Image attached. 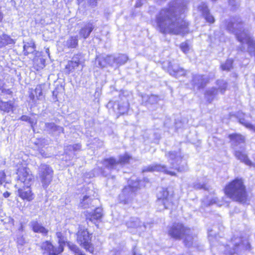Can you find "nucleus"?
Wrapping results in <instances>:
<instances>
[{
  "instance_id": "40",
  "label": "nucleus",
  "mask_w": 255,
  "mask_h": 255,
  "mask_svg": "<svg viewBox=\"0 0 255 255\" xmlns=\"http://www.w3.org/2000/svg\"><path fill=\"white\" fill-rule=\"evenodd\" d=\"M239 122L241 124L245 126L247 128L255 131V126L250 124L245 119H240Z\"/></svg>"
},
{
  "instance_id": "8",
  "label": "nucleus",
  "mask_w": 255,
  "mask_h": 255,
  "mask_svg": "<svg viewBox=\"0 0 255 255\" xmlns=\"http://www.w3.org/2000/svg\"><path fill=\"white\" fill-rule=\"evenodd\" d=\"M140 181L134 180L133 179L129 180L128 186L125 187L119 195L121 201L124 204L128 203L134 193L140 188Z\"/></svg>"
},
{
  "instance_id": "57",
  "label": "nucleus",
  "mask_w": 255,
  "mask_h": 255,
  "mask_svg": "<svg viewBox=\"0 0 255 255\" xmlns=\"http://www.w3.org/2000/svg\"><path fill=\"white\" fill-rule=\"evenodd\" d=\"M10 92H11L9 91V90H7V94H9Z\"/></svg>"
},
{
  "instance_id": "42",
  "label": "nucleus",
  "mask_w": 255,
  "mask_h": 255,
  "mask_svg": "<svg viewBox=\"0 0 255 255\" xmlns=\"http://www.w3.org/2000/svg\"><path fill=\"white\" fill-rule=\"evenodd\" d=\"M20 120L23 121L28 122L30 124L32 128H33V126L36 124V120L35 119H31L27 116L24 115L21 116Z\"/></svg>"
},
{
  "instance_id": "53",
  "label": "nucleus",
  "mask_w": 255,
  "mask_h": 255,
  "mask_svg": "<svg viewBox=\"0 0 255 255\" xmlns=\"http://www.w3.org/2000/svg\"><path fill=\"white\" fill-rule=\"evenodd\" d=\"M17 243L19 244L23 245L24 244V241L23 238L22 237H21L20 239H18Z\"/></svg>"
},
{
  "instance_id": "49",
  "label": "nucleus",
  "mask_w": 255,
  "mask_h": 255,
  "mask_svg": "<svg viewBox=\"0 0 255 255\" xmlns=\"http://www.w3.org/2000/svg\"><path fill=\"white\" fill-rule=\"evenodd\" d=\"M127 109H128L127 106H123L122 107H121V106H119L120 113L121 114H124L127 111Z\"/></svg>"
},
{
  "instance_id": "17",
  "label": "nucleus",
  "mask_w": 255,
  "mask_h": 255,
  "mask_svg": "<svg viewBox=\"0 0 255 255\" xmlns=\"http://www.w3.org/2000/svg\"><path fill=\"white\" fill-rule=\"evenodd\" d=\"M80 57L78 55H74L71 60L68 62L67 64L65 66V69L68 74L73 72L79 66Z\"/></svg>"
},
{
  "instance_id": "6",
  "label": "nucleus",
  "mask_w": 255,
  "mask_h": 255,
  "mask_svg": "<svg viewBox=\"0 0 255 255\" xmlns=\"http://www.w3.org/2000/svg\"><path fill=\"white\" fill-rule=\"evenodd\" d=\"M226 250L225 253L229 255H232L237 253L239 250H247L250 248V245L247 240H243L241 238H235L232 239L225 247Z\"/></svg>"
},
{
  "instance_id": "9",
  "label": "nucleus",
  "mask_w": 255,
  "mask_h": 255,
  "mask_svg": "<svg viewBox=\"0 0 255 255\" xmlns=\"http://www.w3.org/2000/svg\"><path fill=\"white\" fill-rule=\"evenodd\" d=\"M53 170L51 167L45 164H41L38 168V176L42 186L46 189L53 179Z\"/></svg>"
},
{
  "instance_id": "2",
  "label": "nucleus",
  "mask_w": 255,
  "mask_h": 255,
  "mask_svg": "<svg viewBox=\"0 0 255 255\" xmlns=\"http://www.w3.org/2000/svg\"><path fill=\"white\" fill-rule=\"evenodd\" d=\"M225 26L230 32L234 33L237 39L242 45V51L247 50L249 53L255 57V42L252 39L248 30L243 28V24L239 17L231 18Z\"/></svg>"
},
{
  "instance_id": "36",
  "label": "nucleus",
  "mask_w": 255,
  "mask_h": 255,
  "mask_svg": "<svg viewBox=\"0 0 255 255\" xmlns=\"http://www.w3.org/2000/svg\"><path fill=\"white\" fill-rule=\"evenodd\" d=\"M128 60V57L126 55L120 54L117 56L116 66H120L124 64Z\"/></svg>"
},
{
  "instance_id": "59",
  "label": "nucleus",
  "mask_w": 255,
  "mask_h": 255,
  "mask_svg": "<svg viewBox=\"0 0 255 255\" xmlns=\"http://www.w3.org/2000/svg\"><path fill=\"white\" fill-rule=\"evenodd\" d=\"M20 163V161L19 162L17 163V165L19 164Z\"/></svg>"
},
{
  "instance_id": "14",
  "label": "nucleus",
  "mask_w": 255,
  "mask_h": 255,
  "mask_svg": "<svg viewBox=\"0 0 255 255\" xmlns=\"http://www.w3.org/2000/svg\"><path fill=\"white\" fill-rule=\"evenodd\" d=\"M229 137L230 139L232 146L235 150L238 149V147L242 150L244 149V144L245 141V138L244 136L237 133H234L229 135Z\"/></svg>"
},
{
  "instance_id": "18",
  "label": "nucleus",
  "mask_w": 255,
  "mask_h": 255,
  "mask_svg": "<svg viewBox=\"0 0 255 255\" xmlns=\"http://www.w3.org/2000/svg\"><path fill=\"white\" fill-rule=\"evenodd\" d=\"M116 60L117 57L112 55L100 57L98 59L99 65L101 67H105L108 65H116Z\"/></svg>"
},
{
  "instance_id": "23",
  "label": "nucleus",
  "mask_w": 255,
  "mask_h": 255,
  "mask_svg": "<svg viewBox=\"0 0 255 255\" xmlns=\"http://www.w3.org/2000/svg\"><path fill=\"white\" fill-rule=\"evenodd\" d=\"M15 40L6 34H0V48L4 47L6 45H13Z\"/></svg>"
},
{
  "instance_id": "25",
  "label": "nucleus",
  "mask_w": 255,
  "mask_h": 255,
  "mask_svg": "<svg viewBox=\"0 0 255 255\" xmlns=\"http://www.w3.org/2000/svg\"><path fill=\"white\" fill-rule=\"evenodd\" d=\"M235 150V155L238 159L245 163L247 165H254L252 162L248 159L246 154L244 152H243V151H240L238 149Z\"/></svg>"
},
{
  "instance_id": "32",
  "label": "nucleus",
  "mask_w": 255,
  "mask_h": 255,
  "mask_svg": "<svg viewBox=\"0 0 255 255\" xmlns=\"http://www.w3.org/2000/svg\"><path fill=\"white\" fill-rule=\"evenodd\" d=\"M140 223L138 218L132 217L126 222V225L128 228H135L140 226Z\"/></svg>"
},
{
  "instance_id": "11",
  "label": "nucleus",
  "mask_w": 255,
  "mask_h": 255,
  "mask_svg": "<svg viewBox=\"0 0 255 255\" xmlns=\"http://www.w3.org/2000/svg\"><path fill=\"white\" fill-rule=\"evenodd\" d=\"M131 157L127 154L120 157L118 160L113 157L105 159L103 165L110 169H119V167L124 164L128 163Z\"/></svg>"
},
{
  "instance_id": "35",
  "label": "nucleus",
  "mask_w": 255,
  "mask_h": 255,
  "mask_svg": "<svg viewBox=\"0 0 255 255\" xmlns=\"http://www.w3.org/2000/svg\"><path fill=\"white\" fill-rule=\"evenodd\" d=\"M218 92V89L215 88H212L206 92L205 95L208 100L211 102L212 100L213 97L217 95Z\"/></svg>"
},
{
  "instance_id": "10",
  "label": "nucleus",
  "mask_w": 255,
  "mask_h": 255,
  "mask_svg": "<svg viewBox=\"0 0 255 255\" xmlns=\"http://www.w3.org/2000/svg\"><path fill=\"white\" fill-rule=\"evenodd\" d=\"M157 200L156 204L159 206L160 210L168 209L173 205V197L169 195L166 189L162 188L157 195Z\"/></svg>"
},
{
  "instance_id": "44",
  "label": "nucleus",
  "mask_w": 255,
  "mask_h": 255,
  "mask_svg": "<svg viewBox=\"0 0 255 255\" xmlns=\"http://www.w3.org/2000/svg\"><path fill=\"white\" fill-rule=\"evenodd\" d=\"M180 48L185 53H187L189 50V45L186 42L182 43L180 45Z\"/></svg>"
},
{
  "instance_id": "50",
  "label": "nucleus",
  "mask_w": 255,
  "mask_h": 255,
  "mask_svg": "<svg viewBox=\"0 0 255 255\" xmlns=\"http://www.w3.org/2000/svg\"><path fill=\"white\" fill-rule=\"evenodd\" d=\"M203 203L204 205H210L216 203V199H213L209 203H207V201H206V200H204L203 201Z\"/></svg>"
},
{
  "instance_id": "15",
  "label": "nucleus",
  "mask_w": 255,
  "mask_h": 255,
  "mask_svg": "<svg viewBox=\"0 0 255 255\" xmlns=\"http://www.w3.org/2000/svg\"><path fill=\"white\" fill-rule=\"evenodd\" d=\"M18 189V195L22 199L30 201L34 199V195L32 193L30 186H19L16 187Z\"/></svg>"
},
{
  "instance_id": "1",
  "label": "nucleus",
  "mask_w": 255,
  "mask_h": 255,
  "mask_svg": "<svg viewBox=\"0 0 255 255\" xmlns=\"http://www.w3.org/2000/svg\"><path fill=\"white\" fill-rule=\"evenodd\" d=\"M185 0H172L167 7L156 15V29L163 34H183L188 32V23L184 19Z\"/></svg>"
},
{
  "instance_id": "4",
  "label": "nucleus",
  "mask_w": 255,
  "mask_h": 255,
  "mask_svg": "<svg viewBox=\"0 0 255 255\" xmlns=\"http://www.w3.org/2000/svg\"><path fill=\"white\" fill-rule=\"evenodd\" d=\"M225 194L231 199L236 201L244 203L247 199L245 187L242 179H236L225 188Z\"/></svg>"
},
{
  "instance_id": "22",
  "label": "nucleus",
  "mask_w": 255,
  "mask_h": 255,
  "mask_svg": "<svg viewBox=\"0 0 255 255\" xmlns=\"http://www.w3.org/2000/svg\"><path fill=\"white\" fill-rule=\"evenodd\" d=\"M168 72L170 75L176 78L184 75L185 74V70L179 67L177 65H169Z\"/></svg>"
},
{
  "instance_id": "47",
  "label": "nucleus",
  "mask_w": 255,
  "mask_h": 255,
  "mask_svg": "<svg viewBox=\"0 0 255 255\" xmlns=\"http://www.w3.org/2000/svg\"><path fill=\"white\" fill-rule=\"evenodd\" d=\"M190 237L188 236L184 240L185 245L187 247H190L192 244V242L190 241Z\"/></svg>"
},
{
  "instance_id": "51",
  "label": "nucleus",
  "mask_w": 255,
  "mask_h": 255,
  "mask_svg": "<svg viewBox=\"0 0 255 255\" xmlns=\"http://www.w3.org/2000/svg\"><path fill=\"white\" fill-rule=\"evenodd\" d=\"M143 0H137L136 1V3L135 4L136 7H139L140 6L142 3H143Z\"/></svg>"
},
{
  "instance_id": "29",
  "label": "nucleus",
  "mask_w": 255,
  "mask_h": 255,
  "mask_svg": "<svg viewBox=\"0 0 255 255\" xmlns=\"http://www.w3.org/2000/svg\"><path fill=\"white\" fill-rule=\"evenodd\" d=\"M45 125L46 129L52 132L60 133L63 132V128L55 125L54 123H45Z\"/></svg>"
},
{
  "instance_id": "16",
  "label": "nucleus",
  "mask_w": 255,
  "mask_h": 255,
  "mask_svg": "<svg viewBox=\"0 0 255 255\" xmlns=\"http://www.w3.org/2000/svg\"><path fill=\"white\" fill-rule=\"evenodd\" d=\"M43 86V84H39L36 86L34 90H31L29 97L33 103L36 104L37 100H40Z\"/></svg>"
},
{
  "instance_id": "27",
  "label": "nucleus",
  "mask_w": 255,
  "mask_h": 255,
  "mask_svg": "<svg viewBox=\"0 0 255 255\" xmlns=\"http://www.w3.org/2000/svg\"><path fill=\"white\" fill-rule=\"evenodd\" d=\"M13 103L11 101L3 102L0 100V111L3 113H9L13 111Z\"/></svg>"
},
{
  "instance_id": "7",
  "label": "nucleus",
  "mask_w": 255,
  "mask_h": 255,
  "mask_svg": "<svg viewBox=\"0 0 255 255\" xmlns=\"http://www.w3.org/2000/svg\"><path fill=\"white\" fill-rule=\"evenodd\" d=\"M91 235L84 227L79 226L77 233V242L87 251L93 254L94 248L91 244Z\"/></svg>"
},
{
  "instance_id": "48",
  "label": "nucleus",
  "mask_w": 255,
  "mask_h": 255,
  "mask_svg": "<svg viewBox=\"0 0 255 255\" xmlns=\"http://www.w3.org/2000/svg\"><path fill=\"white\" fill-rule=\"evenodd\" d=\"M98 0H87L88 3L92 7L96 6Z\"/></svg>"
},
{
  "instance_id": "58",
  "label": "nucleus",
  "mask_w": 255,
  "mask_h": 255,
  "mask_svg": "<svg viewBox=\"0 0 255 255\" xmlns=\"http://www.w3.org/2000/svg\"><path fill=\"white\" fill-rule=\"evenodd\" d=\"M101 60L102 61V63H104V61H103L102 59Z\"/></svg>"
},
{
  "instance_id": "33",
  "label": "nucleus",
  "mask_w": 255,
  "mask_h": 255,
  "mask_svg": "<svg viewBox=\"0 0 255 255\" xmlns=\"http://www.w3.org/2000/svg\"><path fill=\"white\" fill-rule=\"evenodd\" d=\"M35 49V44L33 41H30L23 45V52L24 55H28L29 53H32Z\"/></svg>"
},
{
  "instance_id": "30",
  "label": "nucleus",
  "mask_w": 255,
  "mask_h": 255,
  "mask_svg": "<svg viewBox=\"0 0 255 255\" xmlns=\"http://www.w3.org/2000/svg\"><path fill=\"white\" fill-rule=\"evenodd\" d=\"M103 215L102 213V209L100 208H97L94 213H92L91 215H90L89 217H87V219H89V220L92 222H94L95 220H98L100 219Z\"/></svg>"
},
{
  "instance_id": "54",
  "label": "nucleus",
  "mask_w": 255,
  "mask_h": 255,
  "mask_svg": "<svg viewBox=\"0 0 255 255\" xmlns=\"http://www.w3.org/2000/svg\"><path fill=\"white\" fill-rule=\"evenodd\" d=\"M9 195H10V193L8 192H5L3 193V196L5 198H7V197H9Z\"/></svg>"
},
{
  "instance_id": "38",
  "label": "nucleus",
  "mask_w": 255,
  "mask_h": 255,
  "mask_svg": "<svg viewBox=\"0 0 255 255\" xmlns=\"http://www.w3.org/2000/svg\"><path fill=\"white\" fill-rule=\"evenodd\" d=\"M143 101H145L150 104H154L157 102L158 97L156 96L151 95L148 96V95H144L142 96Z\"/></svg>"
},
{
  "instance_id": "12",
  "label": "nucleus",
  "mask_w": 255,
  "mask_h": 255,
  "mask_svg": "<svg viewBox=\"0 0 255 255\" xmlns=\"http://www.w3.org/2000/svg\"><path fill=\"white\" fill-rule=\"evenodd\" d=\"M190 232L189 229L185 228L181 224H174L168 231L169 235L175 239H180L184 235Z\"/></svg>"
},
{
  "instance_id": "52",
  "label": "nucleus",
  "mask_w": 255,
  "mask_h": 255,
  "mask_svg": "<svg viewBox=\"0 0 255 255\" xmlns=\"http://www.w3.org/2000/svg\"><path fill=\"white\" fill-rule=\"evenodd\" d=\"M212 230L208 231L209 240L211 242L213 239L214 235L212 234Z\"/></svg>"
},
{
  "instance_id": "19",
  "label": "nucleus",
  "mask_w": 255,
  "mask_h": 255,
  "mask_svg": "<svg viewBox=\"0 0 255 255\" xmlns=\"http://www.w3.org/2000/svg\"><path fill=\"white\" fill-rule=\"evenodd\" d=\"M29 226L32 231L35 233H40L43 235H46L48 232V230L37 220L31 221L29 223Z\"/></svg>"
},
{
  "instance_id": "55",
  "label": "nucleus",
  "mask_w": 255,
  "mask_h": 255,
  "mask_svg": "<svg viewBox=\"0 0 255 255\" xmlns=\"http://www.w3.org/2000/svg\"><path fill=\"white\" fill-rule=\"evenodd\" d=\"M82 1H83V0H77L78 4H80V3H81L82 2Z\"/></svg>"
},
{
  "instance_id": "13",
  "label": "nucleus",
  "mask_w": 255,
  "mask_h": 255,
  "mask_svg": "<svg viewBox=\"0 0 255 255\" xmlns=\"http://www.w3.org/2000/svg\"><path fill=\"white\" fill-rule=\"evenodd\" d=\"M41 248L44 255H58L63 252L61 248L54 247L48 241L43 242L41 244Z\"/></svg>"
},
{
  "instance_id": "43",
  "label": "nucleus",
  "mask_w": 255,
  "mask_h": 255,
  "mask_svg": "<svg viewBox=\"0 0 255 255\" xmlns=\"http://www.w3.org/2000/svg\"><path fill=\"white\" fill-rule=\"evenodd\" d=\"M81 146L79 144H75L68 146L65 149L67 151H76L81 149Z\"/></svg>"
},
{
  "instance_id": "56",
  "label": "nucleus",
  "mask_w": 255,
  "mask_h": 255,
  "mask_svg": "<svg viewBox=\"0 0 255 255\" xmlns=\"http://www.w3.org/2000/svg\"><path fill=\"white\" fill-rule=\"evenodd\" d=\"M133 255H140V254H139L138 253H136L135 251H134L133 252Z\"/></svg>"
},
{
  "instance_id": "20",
  "label": "nucleus",
  "mask_w": 255,
  "mask_h": 255,
  "mask_svg": "<svg viewBox=\"0 0 255 255\" xmlns=\"http://www.w3.org/2000/svg\"><path fill=\"white\" fill-rule=\"evenodd\" d=\"M198 9L202 13L207 21L211 23L214 22V18L209 13L207 5L205 3H202L201 5H199Z\"/></svg>"
},
{
  "instance_id": "31",
  "label": "nucleus",
  "mask_w": 255,
  "mask_h": 255,
  "mask_svg": "<svg viewBox=\"0 0 255 255\" xmlns=\"http://www.w3.org/2000/svg\"><path fill=\"white\" fill-rule=\"evenodd\" d=\"M97 201V200L96 199L93 200L90 198V197L86 195L83 197L79 205L84 208H89L90 205H92V203H94Z\"/></svg>"
},
{
  "instance_id": "39",
  "label": "nucleus",
  "mask_w": 255,
  "mask_h": 255,
  "mask_svg": "<svg viewBox=\"0 0 255 255\" xmlns=\"http://www.w3.org/2000/svg\"><path fill=\"white\" fill-rule=\"evenodd\" d=\"M217 84L218 86V89L220 93L223 94L227 88V83L224 80H220L217 81Z\"/></svg>"
},
{
  "instance_id": "41",
  "label": "nucleus",
  "mask_w": 255,
  "mask_h": 255,
  "mask_svg": "<svg viewBox=\"0 0 255 255\" xmlns=\"http://www.w3.org/2000/svg\"><path fill=\"white\" fill-rule=\"evenodd\" d=\"M233 62L232 59H228L224 64L221 65L222 69L223 70H230L232 67Z\"/></svg>"
},
{
  "instance_id": "37",
  "label": "nucleus",
  "mask_w": 255,
  "mask_h": 255,
  "mask_svg": "<svg viewBox=\"0 0 255 255\" xmlns=\"http://www.w3.org/2000/svg\"><path fill=\"white\" fill-rule=\"evenodd\" d=\"M68 246L69 249L75 253V255H85L81 252L79 248L74 244L68 243Z\"/></svg>"
},
{
  "instance_id": "26",
  "label": "nucleus",
  "mask_w": 255,
  "mask_h": 255,
  "mask_svg": "<svg viewBox=\"0 0 255 255\" xmlns=\"http://www.w3.org/2000/svg\"><path fill=\"white\" fill-rule=\"evenodd\" d=\"M78 44V40L77 36H71L64 42L63 45L64 48H75Z\"/></svg>"
},
{
  "instance_id": "34",
  "label": "nucleus",
  "mask_w": 255,
  "mask_h": 255,
  "mask_svg": "<svg viewBox=\"0 0 255 255\" xmlns=\"http://www.w3.org/2000/svg\"><path fill=\"white\" fill-rule=\"evenodd\" d=\"M56 237L58 239L59 248H61L63 251L64 247L66 243V239L63 236L61 232H58L56 233Z\"/></svg>"
},
{
  "instance_id": "5",
  "label": "nucleus",
  "mask_w": 255,
  "mask_h": 255,
  "mask_svg": "<svg viewBox=\"0 0 255 255\" xmlns=\"http://www.w3.org/2000/svg\"><path fill=\"white\" fill-rule=\"evenodd\" d=\"M17 174L18 180L15 187L22 185L29 187L31 185L34 180V176L25 164H19L17 169Z\"/></svg>"
},
{
  "instance_id": "28",
  "label": "nucleus",
  "mask_w": 255,
  "mask_h": 255,
  "mask_svg": "<svg viewBox=\"0 0 255 255\" xmlns=\"http://www.w3.org/2000/svg\"><path fill=\"white\" fill-rule=\"evenodd\" d=\"M93 25L91 23H88L84 27L82 28L79 32L80 36L84 39H86L93 30Z\"/></svg>"
},
{
  "instance_id": "46",
  "label": "nucleus",
  "mask_w": 255,
  "mask_h": 255,
  "mask_svg": "<svg viewBox=\"0 0 255 255\" xmlns=\"http://www.w3.org/2000/svg\"><path fill=\"white\" fill-rule=\"evenodd\" d=\"M194 187L195 189H206V185L204 184H201V183H195L194 185Z\"/></svg>"
},
{
  "instance_id": "21",
  "label": "nucleus",
  "mask_w": 255,
  "mask_h": 255,
  "mask_svg": "<svg viewBox=\"0 0 255 255\" xmlns=\"http://www.w3.org/2000/svg\"><path fill=\"white\" fill-rule=\"evenodd\" d=\"M208 81L209 79L207 76L200 75H195L193 79V84L198 88L203 87Z\"/></svg>"
},
{
  "instance_id": "45",
  "label": "nucleus",
  "mask_w": 255,
  "mask_h": 255,
  "mask_svg": "<svg viewBox=\"0 0 255 255\" xmlns=\"http://www.w3.org/2000/svg\"><path fill=\"white\" fill-rule=\"evenodd\" d=\"M6 182V175L3 171H0V185Z\"/></svg>"
},
{
  "instance_id": "24",
  "label": "nucleus",
  "mask_w": 255,
  "mask_h": 255,
  "mask_svg": "<svg viewBox=\"0 0 255 255\" xmlns=\"http://www.w3.org/2000/svg\"><path fill=\"white\" fill-rule=\"evenodd\" d=\"M235 150V155L238 159L245 163L247 165H254L252 162L248 159L246 154L244 152H243V151H240L238 149Z\"/></svg>"
},
{
  "instance_id": "3",
  "label": "nucleus",
  "mask_w": 255,
  "mask_h": 255,
  "mask_svg": "<svg viewBox=\"0 0 255 255\" xmlns=\"http://www.w3.org/2000/svg\"><path fill=\"white\" fill-rule=\"evenodd\" d=\"M166 156L170 164L169 168L160 164H154L145 167L143 169V171H160L171 176H176L175 172L172 169L179 172L187 170V163L185 161L182 160V157L179 150L169 152L166 154Z\"/></svg>"
}]
</instances>
